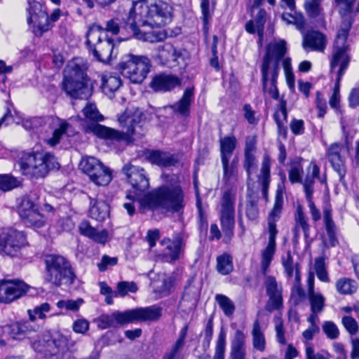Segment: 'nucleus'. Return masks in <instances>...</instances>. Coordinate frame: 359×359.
Wrapping results in <instances>:
<instances>
[{"instance_id": "obj_1", "label": "nucleus", "mask_w": 359, "mask_h": 359, "mask_svg": "<svg viewBox=\"0 0 359 359\" xmlns=\"http://www.w3.org/2000/svg\"><path fill=\"white\" fill-rule=\"evenodd\" d=\"M122 172L131 185L126 198L140 200L142 205L152 211L180 212L184 208V195L180 186L162 185L145 194L149 188V179L146 170L130 163L125 165Z\"/></svg>"}, {"instance_id": "obj_2", "label": "nucleus", "mask_w": 359, "mask_h": 359, "mask_svg": "<svg viewBox=\"0 0 359 359\" xmlns=\"http://www.w3.org/2000/svg\"><path fill=\"white\" fill-rule=\"evenodd\" d=\"M173 8L165 1L158 0L148 4L146 0L133 3L126 19L124 20L126 29H130L133 35L137 39L149 43H156L165 40L167 34L165 31L142 32L140 27H161L172 20Z\"/></svg>"}, {"instance_id": "obj_3", "label": "nucleus", "mask_w": 359, "mask_h": 359, "mask_svg": "<svg viewBox=\"0 0 359 359\" xmlns=\"http://www.w3.org/2000/svg\"><path fill=\"white\" fill-rule=\"evenodd\" d=\"M83 114L87 119L93 121L87 124L86 133H93L98 138L111 143L124 142L130 145L135 138L143 137L146 133L145 120L140 112L130 114L125 111L121 114L118 118L121 130L98 123L104 120V116L94 104H87L83 109Z\"/></svg>"}, {"instance_id": "obj_4", "label": "nucleus", "mask_w": 359, "mask_h": 359, "mask_svg": "<svg viewBox=\"0 0 359 359\" xmlns=\"http://www.w3.org/2000/svg\"><path fill=\"white\" fill-rule=\"evenodd\" d=\"M350 25V22H348L346 28L342 29L339 32V33H337L334 43V51L332 58L330 62L331 72H333L334 69L336 67H337L338 65L339 66V69L337 72L336 82L333 89V93L329 100V104L330 107L336 109L339 108L340 82L343 75L344 74L346 69L349 65V62L351 60L350 56L348 54V52L349 50V46L348 45L346 44Z\"/></svg>"}, {"instance_id": "obj_5", "label": "nucleus", "mask_w": 359, "mask_h": 359, "mask_svg": "<svg viewBox=\"0 0 359 359\" xmlns=\"http://www.w3.org/2000/svg\"><path fill=\"white\" fill-rule=\"evenodd\" d=\"M63 74L62 88L70 97L88 100L92 95L94 82L83 66L71 62L65 67Z\"/></svg>"}, {"instance_id": "obj_6", "label": "nucleus", "mask_w": 359, "mask_h": 359, "mask_svg": "<svg viewBox=\"0 0 359 359\" xmlns=\"http://www.w3.org/2000/svg\"><path fill=\"white\" fill-rule=\"evenodd\" d=\"M86 44L97 61L107 64L116 57L114 40L109 34H105L101 25L93 24L86 33Z\"/></svg>"}, {"instance_id": "obj_7", "label": "nucleus", "mask_w": 359, "mask_h": 359, "mask_svg": "<svg viewBox=\"0 0 359 359\" xmlns=\"http://www.w3.org/2000/svg\"><path fill=\"white\" fill-rule=\"evenodd\" d=\"M24 175H32L36 178L45 177L50 170H58L60 164L50 153H24L18 161Z\"/></svg>"}, {"instance_id": "obj_8", "label": "nucleus", "mask_w": 359, "mask_h": 359, "mask_svg": "<svg viewBox=\"0 0 359 359\" xmlns=\"http://www.w3.org/2000/svg\"><path fill=\"white\" fill-rule=\"evenodd\" d=\"M46 264L45 281L55 287L62 284L72 285L76 275L69 262L64 257L57 255H48L44 259Z\"/></svg>"}, {"instance_id": "obj_9", "label": "nucleus", "mask_w": 359, "mask_h": 359, "mask_svg": "<svg viewBox=\"0 0 359 359\" xmlns=\"http://www.w3.org/2000/svg\"><path fill=\"white\" fill-rule=\"evenodd\" d=\"M151 67L148 57L132 53L123 55L117 65L120 73L134 83H141L147 78Z\"/></svg>"}, {"instance_id": "obj_10", "label": "nucleus", "mask_w": 359, "mask_h": 359, "mask_svg": "<svg viewBox=\"0 0 359 359\" xmlns=\"http://www.w3.org/2000/svg\"><path fill=\"white\" fill-rule=\"evenodd\" d=\"M32 348L45 357H60L69 350V339L60 333L46 334L32 344Z\"/></svg>"}, {"instance_id": "obj_11", "label": "nucleus", "mask_w": 359, "mask_h": 359, "mask_svg": "<svg viewBox=\"0 0 359 359\" xmlns=\"http://www.w3.org/2000/svg\"><path fill=\"white\" fill-rule=\"evenodd\" d=\"M27 244V236L24 231L11 228L0 229V255L17 257Z\"/></svg>"}, {"instance_id": "obj_12", "label": "nucleus", "mask_w": 359, "mask_h": 359, "mask_svg": "<svg viewBox=\"0 0 359 359\" xmlns=\"http://www.w3.org/2000/svg\"><path fill=\"white\" fill-rule=\"evenodd\" d=\"M236 197L231 191H224L221 200L219 219L226 242L231 241L234 234Z\"/></svg>"}, {"instance_id": "obj_13", "label": "nucleus", "mask_w": 359, "mask_h": 359, "mask_svg": "<svg viewBox=\"0 0 359 359\" xmlns=\"http://www.w3.org/2000/svg\"><path fill=\"white\" fill-rule=\"evenodd\" d=\"M18 212L27 227L38 229L46 225V218L39 212L38 205L33 201L31 196H25L20 198Z\"/></svg>"}, {"instance_id": "obj_14", "label": "nucleus", "mask_w": 359, "mask_h": 359, "mask_svg": "<svg viewBox=\"0 0 359 359\" xmlns=\"http://www.w3.org/2000/svg\"><path fill=\"white\" fill-rule=\"evenodd\" d=\"M286 52V42L284 40L267 46L261 66L262 83L264 90H266V83H268L269 71L271 62H277V63H280Z\"/></svg>"}, {"instance_id": "obj_15", "label": "nucleus", "mask_w": 359, "mask_h": 359, "mask_svg": "<svg viewBox=\"0 0 359 359\" xmlns=\"http://www.w3.org/2000/svg\"><path fill=\"white\" fill-rule=\"evenodd\" d=\"M128 323L135 322H154L160 319L162 316V308L158 305L147 307H139L126 310Z\"/></svg>"}, {"instance_id": "obj_16", "label": "nucleus", "mask_w": 359, "mask_h": 359, "mask_svg": "<svg viewBox=\"0 0 359 359\" xmlns=\"http://www.w3.org/2000/svg\"><path fill=\"white\" fill-rule=\"evenodd\" d=\"M160 244L164 247L163 256L169 262H175L180 259L186 245L182 233L175 234L172 240L164 238Z\"/></svg>"}, {"instance_id": "obj_17", "label": "nucleus", "mask_w": 359, "mask_h": 359, "mask_svg": "<svg viewBox=\"0 0 359 359\" xmlns=\"http://www.w3.org/2000/svg\"><path fill=\"white\" fill-rule=\"evenodd\" d=\"M344 145L342 143L334 142L328 147L326 152L328 161L330 163L334 170L338 174L339 181L341 183H344V178L346 174L345 159L341 154Z\"/></svg>"}, {"instance_id": "obj_18", "label": "nucleus", "mask_w": 359, "mask_h": 359, "mask_svg": "<svg viewBox=\"0 0 359 359\" xmlns=\"http://www.w3.org/2000/svg\"><path fill=\"white\" fill-rule=\"evenodd\" d=\"M266 294L269 299L266 305V310L272 312L278 310L283 306V297L281 290L278 288L275 277L268 276L264 281Z\"/></svg>"}, {"instance_id": "obj_19", "label": "nucleus", "mask_w": 359, "mask_h": 359, "mask_svg": "<svg viewBox=\"0 0 359 359\" xmlns=\"http://www.w3.org/2000/svg\"><path fill=\"white\" fill-rule=\"evenodd\" d=\"M182 80L176 75L161 73L155 75L149 84L155 92H168L180 86Z\"/></svg>"}, {"instance_id": "obj_20", "label": "nucleus", "mask_w": 359, "mask_h": 359, "mask_svg": "<svg viewBox=\"0 0 359 359\" xmlns=\"http://www.w3.org/2000/svg\"><path fill=\"white\" fill-rule=\"evenodd\" d=\"M146 159L161 168L175 166L179 159L177 155L158 149H149L145 153Z\"/></svg>"}, {"instance_id": "obj_21", "label": "nucleus", "mask_w": 359, "mask_h": 359, "mask_svg": "<svg viewBox=\"0 0 359 359\" xmlns=\"http://www.w3.org/2000/svg\"><path fill=\"white\" fill-rule=\"evenodd\" d=\"M280 217H275L272 215L268 216V232H269V243L266 248L263 250L262 254V259L271 262L273 255L276 251V238L278 234V229L276 228V222L280 219Z\"/></svg>"}, {"instance_id": "obj_22", "label": "nucleus", "mask_w": 359, "mask_h": 359, "mask_svg": "<svg viewBox=\"0 0 359 359\" xmlns=\"http://www.w3.org/2000/svg\"><path fill=\"white\" fill-rule=\"evenodd\" d=\"M194 101V87H188L185 88L182 97L173 104L170 108L176 114L183 117L190 116L191 105Z\"/></svg>"}, {"instance_id": "obj_23", "label": "nucleus", "mask_w": 359, "mask_h": 359, "mask_svg": "<svg viewBox=\"0 0 359 359\" xmlns=\"http://www.w3.org/2000/svg\"><path fill=\"white\" fill-rule=\"evenodd\" d=\"M158 57L161 65L168 67L180 65V60H183L182 51L169 43L159 48Z\"/></svg>"}, {"instance_id": "obj_24", "label": "nucleus", "mask_w": 359, "mask_h": 359, "mask_svg": "<svg viewBox=\"0 0 359 359\" xmlns=\"http://www.w3.org/2000/svg\"><path fill=\"white\" fill-rule=\"evenodd\" d=\"M315 179H318L321 184L326 183V176L320 177V168L313 161H311L307 168V175L301 184L303 185L305 195L313 194Z\"/></svg>"}, {"instance_id": "obj_25", "label": "nucleus", "mask_w": 359, "mask_h": 359, "mask_svg": "<svg viewBox=\"0 0 359 359\" xmlns=\"http://www.w3.org/2000/svg\"><path fill=\"white\" fill-rule=\"evenodd\" d=\"M97 322L98 327L102 330L128 324L126 311H115L110 315L102 314L97 318Z\"/></svg>"}, {"instance_id": "obj_26", "label": "nucleus", "mask_w": 359, "mask_h": 359, "mask_svg": "<svg viewBox=\"0 0 359 359\" xmlns=\"http://www.w3.org/2000/svg\"><path fill=\"white\" fill-rule=\"evenodd\" d=\"M302 46L306 50L323 51L326 46V37L318 31L309 32L304 36Z\"/></svg>"}, {"instance_id": "obj_27", "label": "nucleus", "mask_w": 359, "mask_h": 359, "mask_svg": "<svg viewBox=\"0 0 359 359\" xmlns=\"http://www.w3.org/2000/svg\"><path fill=\"white\" fill-rule=\"evenodd\" d=\"M90 200L89 215L97 221H103L109 215V205L104 201H99L92 196Z\"/></svg>"}, {"instance_id": "obj_28", "label": "nucleus", "mask_w": 359, "mask_h": 359, "mask_svg": "<svg viewBox=\"0 0 359 359\" xmlns=\"http://www.w3.org/2000/svg\"><path fill=\"white\" fill-rule=\"evenodd\" d=\"M245 335L237 330L231 341L230 359H245Z\"/></svg>"}, {"instance_id": "obj_29", "label": "nucleus", "mask_w": 359, "mask_h": 359, "mask_svg": "<svg viewBox=\"0 0 359 359\" xmlns=\"http://www.w3.org/2000/svg\"><path fill=\"white\" fill-rule=\"evenodd\" d=\"M271 160L268 154H265L262 162L260 174L258 176V181L262 185L263 196L267 199L268 191L271 182Z\"/></svg>"}, {"instance_id": "obj_30", "label": "nucleus", "mask_w": 359, "mask_h": 359, "mask_svg": "<svg viewBox=\"0 0 359 359\" xmlns=\"http://www.w3.org/2000/svg\"><path fill=\"white\" fill-rule=\"evenodd\" d=\"M79 230L81 235L85 236L97 243L104 244L107 241V231L102 230L101 231H98L95 228L93 227L87 220H83L80 223Z\"/></svg>"}, {"instance_id": "obj_31", "label": "nucleus", "mask_w": 359, "mask_h": 359, "mask_svg": "<svg viewBox=\"0 0 359 359\" xmlns=\"http://www.w3.org/2000/svg\"><path fill=\"white\" fill-rule=\"evenodd\" d=\"M280 176L281 182L277 185L273 207L269 214L275 217H281L283 207V193L285 190V182L286 181V176L284 172H280Z\"/></svg>"}, {"instance_id": "obj_32", "label": "nucleus", "mask_w": 359, "mask_h": 359, "mask_svg": "<svg viewBox=\"0 0 359 359\" xmlns=\"http://www.w3.org/2000/svg\"><path fill=\"white\" fill-rule=\"evenodd\" d=\"M66 134L67 136H73L74 131L72 126L66 121H60V124L57 128L55 129L53 132L52 137L47 139L46 142L50 147H55L60 142V140Z\"/></svg>"}, {"instance_id": "obj_33", "label": "nucleus", "mask_w": 359, "mask_h": 359, "mask_svg": "<svg viewBox=\"0 0 359 359\" xmlns=\"http://www.w3.org/2000/svg\"><path fill=\"white\" fill-rule=\"evenodd\" d=\"M259 196L255 194L247 195L245 203V215L249 221L258 222L259 210L258 208Z\"/></svg>"}, {"instance_id": "obj_34", "label": "nucleus", "mask_w": 359, "mask_h": 359, "mask_svg": "<svg viewBox=\"0 0 359 359\" xmlns=\"http://www.w3.org/2000/svg\"><path fill=\"white\" fill-rule=\"evenodd\" d=\"M323 221L330 244L332 247H334L338 243V240L337 238V226L332 219L331 210L325 209L323 210Z\"/></svg>"}, {"instance_id": "obj_35", "label": "nucleus", "mask_w": 359, "mask_h": 359, "mask_svg": "<svg viewBox=\"0 0 359 359\" xmlns=\"http://www.w3.org/2000/svg\"><path fill=\"white\" fill-rule=\"evenodd\" d=\"M122 85L121 79L118 76L103 75L102 76L101 88L102 92L111 97Z\"/></svg>"}, {"instance_id": "obj_36", "label": "nucleus", "mask_w": 359, "mask_h": 359, "mask_svg": "<svg viewBox=\"0 0 359 359\" xmlns=\"http://www.w3.org/2000/svg\"><path fill=\"white\" fill-rule=\"evenodd\" d=\"M356 0H335L339 6V13L341 17L344 19L341 27L338 32L346 27L347 24L350 22V27L352 25V20L348 15L353 12V5ZM351 29V28H349ZM350 29H348V32Z\"/></svg>"}, {"instance_id": "obj_37", "label": "nucleus", "mask_w": 359, "mask_h": 359, "mask_svg": "<svg viewBox=\"0 0 359 359\" xmlns=\"http://www.w3.org/2000/svg\"><path fill=\"white\" fill-rule=\"evenodd\" d=\"M103 163L97 158L93 156H86L82 158L79 168L83 172L86 174L89 177L94 176L95 172L100 171V167Z\"/></svg>"}, {"instance_id": "obj_38", "label": "nucleus", "mask_w": 359, "mask_h": 359, "mask_svg": "<svg viewBox=\"0 0 359 359\" xmlns=\"http://www.w3.org/2000/svg\"><path fill=\"white\" fill-rule=\"evenodd\" d=\"M103 163L97 158L93 156H86L82 158L79 168L83 172L86 174L89 177L94 176L95 172L100 171V167Z\"/></svg>"}, {"instance_id": "obj_39", "label": "nucleus", "mask_w": 359, "mask_h": 359, "mask_svg": "<svg viewBox=\"0 0 359 359\" xmlns=\"http://www.w3.org/2000/svg\"><path fill=\"white\" fill-rule=\"evenodd\" d=\"M10 287L11 290L9 292L8 295L9 299L8 300V304L11 303L25 295L28 291L29 287L25 282L18 279H14L11 280Z\"/></svg>"}, {"instance_id": "obj_40", "label": "nucleus", "mask_w": 359, "mask_h": 359, "mask_svg": "<svg viewBox=\"0 0 359 359\" xmlns=\"http://www.w3.org/2000/svg\"><path fill=\"white\" fill-rule=\"evenodd\" d=\"M337 291L341 295H351L358 289V284L355 280L348 278H341L335 284Z\"/></svg>"}, {"instance_id": "obj_41", "label": "nucleus", "mask_w": 359, "mask_h": 359, "mask_svg": "<svg viewBox=\"0 0 359 359\" xmlns=\"http://www.w3.org/2000/svg\"><path fill=\"white\" fill-rule=\"evenodd\" d=\"M219 144L221 159L230 158L236 147L237 140L236 137L226 136L220 139Z\"/></svg>"}, {"instance_id": "obj_42", "label": "nucleus", "mask_w": 359, "mask_h": 359, "mask_svg": "<svg viewBox=\"0 0 359 359\" xmlns=\"http://www.w3.org/2000/svg\"><path fill=\"white\" fill-rule=\"evenodd\" d=\"M252 335L254 348L262 352L264 351L266 348V339L263 332L261 330L258 320L254 322Z\"/></svg>"}, {"instance_id": "obj_43", "label": "nucleus", "mask_w": 359, "mask_h": 359, "mask_svg": "<svg viewBox=\"0 0 359 359\" xmlns=\"http://www.w3.org/2000/svg\"><path fill=\"white\" fill-rule=\"evenodd\" d=\"M95 175L90 177V180L98 186H107L112 180L111 170L104 165L100 167V171L93 173Z\"/></svg>"}, {"instance_id": "obj_44", "label": "nucleus", "mask_w": 359, "mask_h": 359, "mask_svg": "<svg viewBox=\"0 0 359 359\" xmlns=\"http://www.w3.org/2000/svg\"><path fill=\"white\" fill-rule=\"evenodd\" d=\"M233 269V260L231 255L224 253L217 257V270L220 274L228 275Z\"/></svg>"}, {"instance_id": "obj_45", "label": "nucleus", "mask_w": 359, "mask_h": 359, "mask_svg": "<svg viewBox=\"0 0 359 359\" xmlns=\"http://www.w3.org/2000/svg\"><path fill=\"white\" fill-rule=\"evenodd\" d=\"M210 4L212 11L215 9L216 0H201V8L202 12L203 29L205 33L208 30V22L211 18Z\"/></svg>"}, {"instance_id": "obj_46", "label": "nucleus", "mask_w": 359, "mask_h": 359, "mask_svg": "<svg viewBox=\"0 0 359 359\" xmlns=\"http://www.w3.org/2000/svg\"><path fill=\"white\" fill-rule=\"evenodd\" d=\"M215 300L226 316L230 317L233 314L236 306L230 298L224 294H218L215 296Z\"/></svg>"}, {"instance_id": "obj_47", "label": "nucleus", "mask_w": 359, "mask_h": 359, "mask_svg": "<svg viewBox=\"0 0 359 359\" xmlns=\"http://www.w3.org/2000/svg\"><path fill=\"white\" fill-rule=\"evenodd\" d=\"M61 11L59 8L55 9L50 16H48L46 13H43L41 17V20L37 25L39 30L41 34L47 32L50 29V21L55 22L60 18L61 15Z\"/></svg>"}, {"instance_id": "obj_48", "label": "nucleus", "mask_w": 359, "mask_h": 359, "mask_svg": "<svg viewBox=\"0 0 359 359\" xmlns=\"http://www.w3.org/2000/svg\"><path fill=\"white\" fill-rule=\"evenodd\" d=\"M308 298L311 312L321 313L324 310L325 306V299L322 294L319 292L308 294Z\"/></svg>"}, {"instance_id": "obj_49", "label": "nucleus", "mask_w": 359, "mask_h": 359, "mask_svg": "<svg viewBox=\"0 0 359 359\" xmlns=\"http://www.w3.org/2000/svg\"><path fill=\"white\" fill-rule=\"evenodd\" d=\"M322 0H306L304 7L307 15L311 18H316L322 15Z\"/></svg>"}, {"instance_id": "obj_50", "label": "nucleus", "mask_w": 359, "mask_h": 359, "mask_svg": "<svg viewBox=\"0 0 359 359\" xmlns=\"http://www.w3.org/2000/svg\"><path fill=\"white\" fill-rule=\"evenodd\" d=\"M267 13L264 9H259L255 18L254 23L257 27V32L259 36V42L261 43L264 37V25L266 21Z\"/></svg>"}, {"instance_id": "obj_51", "label": "nucleus", "mask_w": 359, "mask_h": 359, "mask_svg": "<svg viewBox=\"0 0 359 359\" xmlns=\"http://www.w3.org/2000/svg\"><path fill=\"white\" fill-rule=\"evenodd\" d=\"M223 168V180L225 183L229 182L231 180L236 178L238 169L230 165V158L221 159Z\"/></svg>"}, {"instance_id": "obj_52", "label": "nucleus", "mask_w": 359, "mask_h": 359, "mask_svg": "<svg viewBox=\"0 0 359 359\" xmlns=\"http://www.w3.org/2000/svg\"><path fill=\"white\" fill-rule=\"evenodd\" d=\"M213 335V320L212 318H210L206 325L205 327L200 334V336H203V339L202 340V348L204 352L207 351L210 347V341L212 340Z\"/></svg>"}, {"instance_id": "obj_53", "label": "nucleus", "mask_w": 359, "mask_h": 359, "mask_svg": "<svg viewBox=\"0 0 359 359\" xmlns=\"http://www.w3.org/2000/svg\"><path fill=\"white\" fill-rule=\"evenodd\" d=\"M314 268L318 278L325 283L330 282L327 271L325 267V258L318 257L315 259Z\"/></svg>"}, {"instance_id": "obj_54", "label": "nucleus", "mask_w": 359, "mask_h": 359, "mask_svg": "<svg viewBox=\"0 0 359 359\" xmlns=\"http://www.w3.org/2000/svg\"><path fill=\"white\" fill-rule=\"evenodd\" d=\"M117 292L114 293V297L118 295L125 297L128 292L135 293L137 291L138 287L135 282L121 281L117 284Z\"/></svg>"}, {"instance_id": "obj_55", "label": "nucleus", "mask_w": 359, "mask_h": 359, "mask_svg": "<svg viewBox=\"0 0 359 359\" xmlns=\"http://www.w3.org/2000/svg\"><path fill=\"white\" fill-rule=\"evenodd\" d=\"M226 348V332L222 328L217 340L213 359H224Z\"/></svg>"}, {"instance_id": "obj_56", "label": "nucleus", "mask_w": 359, "mask_h": 359, "mask_svg": "<svg viewBox=\"0 0 359 359\" xmlns=\"http://www.w3.org/2000/svg\"><path fill=\"white\" fill-rule=\"evenodd\" d=\"M19 182L8 175H0V190L8 191L18 187Z\"/></svg>"}, {"instance_id": "obj_57", "label": "nucleus", "mask_w": 359, "mask_h": 359, "mask_svg": "<svg viewBox=\"0 0 359 359\" xmlns=\"http://www.w3.org/2000/svg\"><path fill=\"white\" fill-rule=\"evenodd\" d=\"M243 168L247 172L248 180L251 179L252 171L257 167V159L254 154H244Z\"/></svg>"}, {"instance_id": "obj_58", "label": "nucleus", "mask_w": 359, "mask_h": 359, "mask_svg": "<svg viewBox=\"0 0 359 359\" xmlns=\"http://www.w3.org/2000/svg\"><path fill=\"white\" fill-rule=\"evenodd\" d=\"M50 309V306L48 303L45 302L41 305L36 306L33 311L28 310V313L31 320L34 321L37 316L40 319L46 318V312H48Z\"/></svg>"}, {"instance_id": "obj_59", "label": "nucleus", "mask_w": 359, "mask_h": 359, "mask_svg": "<svg viewBox=\"0 0 359 359\" xmlns=\"http://www.w3.org/2000/svg\"><path fill=\"white\" fill-rule=\"evenodd\" d=\"M195 187L196 189V196H197L196 208H197L198 213L199 228L201 231L203 230L206 231L208 229V220H207L206 217L205 216V214H204L203 208H202V203H201V198L199 197L198 191V188H197L196 183H195Z\"/></svg>"}, {"instance_id": "obj_60", "label": "nucleus", "mask_w": 359, "mask_h": 359, "mask_svg": "<svg viewBox=\"0 0 359 359\" xmlns=\"http://www.w3.org/2000/svg\"><path fill=\"white\" fill-rule=\"evenodd\" d=\"M322 329L323 332L326 334L327 338L330 339H335L339 337V331L337 326L332 321L324 322Z\"/></svg>"}, {"instance_id": "obj_61", "label": "nucleus", "mask_w": 359, "mask_h": 359, "mask_svg": "<svg viewBox=\"0 0 359 359\" xmlns=\"http://www.w3.org/2000/svg\"><path fill=\"white\" fill-rule=\"evenodd\" d=\"M341 323L346 331L351 335H354L358 332V324L355 319L352 316H344L341 319Z\"/></svg>"}, {"instance_id": "obj_62", "label": "nucleus", "mask_w": 359, "mask_h": 359, "mask_svg": "<svg viewBox=\"0 0 359 359\" xmlns=\"http://www.w3.org/2000/svg\"><path fill=\"white\" fill-rule=\"evenodd\" d=\"M282 264L287 277L290 278H292L294 274V270L295 271V264L293 263V258L290 251H287V256L285 257H282Z\"/></svg>"}, {"instance_id": "obj_63", "label": "nucleus", "mask_w": 359, "mask_h": 359, "mask_svg": "<svg viewBox=\"0 0 359 359\" xmlns=\"http://www.w3.org/2000/svg\"><path fill=\"white\" fill-rule=\"evenodd\" d=\"M303 168L300 165L292 166L288 172L289 180L292 184L301 183Z\"/></svg>"}, {"instance_id": "obj_64", "label": "nucleus", "mask_w": 359, "mask_h": 359, "mask_svg": "<svg viewBox=\"0 0 359 359\" xmlns=\"http://www.w3.org/2000/svg\"><path fill=\"white\" fill-rule=\"evenodd\" d=\"M309 225V224L303 212L302 208L299 205L297 208L296 212L294 213V226L302 229Z\"/></svg>"}]
</instances>
